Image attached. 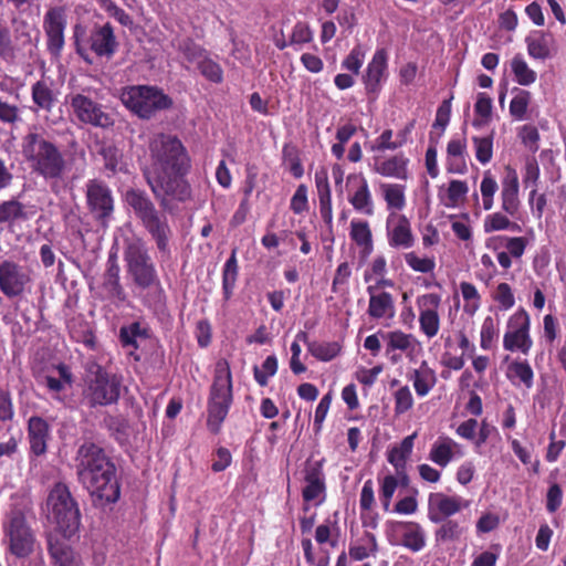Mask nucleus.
<instances>
[{"mask_svg": "<svg viewBox=\"0 0 566 566\" xmlns=\"http://www.w3.org/2000/svg\"><path fill=\"white\" fill-rule=\"evenodd\" d=\"M151 163L144 171L147 185L161 207L169 200L185 202L191 197L186 176L191 167L188 151L181 140L160 134L149 145Z\"/></svg>", "mask_w": 566, "mask_h": 566, "instance_id": "f257e3e1", "label": "nucleus"}, {"mask_svg": "<svg viewBox=\"0 0 566 566\" xmlns=\"http://www.w3.org/2000/svg\"><path fill=\"white\" fill-rule=\"evenodd\" d=\"M75 469L78 481L90 492L95 506L114 504L120 497L116 467L104 449L86 441L77 449Z\"/></svg>", "mask_w": 566, "mask_h": 566, "instance_id": "f03ea898", "label": "nucleus"}, {"mask_svg": "<svg viewBox=\"0 0 566 566\" xmlns=\"http://www.w3.org/2000/svg\"><path fill=\"white\" fill-rule=\"evenodd\" d=\"M21 153L31 172L49 182L52 191L70 170L63 150L44 132L29 130L22 137Z\"/></svg>", "mask_w": 566, "mask_h": 566, "instance_id": "7ed1b4c3", "label": "nucleus"}, {"mask_svg": "<svg viewBox=\"0 0 566 566\" xmlns=\"http://www.w3.org/2000/svg\"><path fill=\"white\" fill-rule=\"evenodd\" d=\"M125 202L133 210L144 229L155 241L158 251L170 255L169 242L172 230L165 213L160 212L146 191L130 188L125 193Z\"/></svg>", "mask_w": 566, "mask_h": 566, "instance_id": "20e7f679", "label": "nucleus"}, {"mask_svg": "<svg viewBox=\"0 0 566 566\" xmlns=\"http://www.w3.org/2000/svg\"><path fill=\"white\" fill-rule=\"evenodd\" d=\"M233 402V384L230 364L219 359L214 366L213 380L207 401V428L218 434Z\"/></svg>", "mask_w": 566, "mask_h": 566, "instance_id": "39448f33", "label": "nucleus"}, {"mask_svg": "<svg viewBox=\"0 0 566 566\" xmlns=\"http://www.w3.org/2000/svg\"><path fill=\"white\" fill-rule=\"evenodd\" d=\"M73 42L76 54L88 65L94 56L111 60L118 50V41L111 22L95 24L87 33L82 24L73 28Z\"/></svg>", "mask_w": 566, "mask_h": 566, "instance_id": "423d86ee", "label": "nucleus"}, {"mask_svg": "<svg viewBox=\"0 0 566 566\" xmlns=\"http://www.w3.org/2000/svg\"><path fill=\"white\" fill-rule=\"evenodd\" d=\"M46 502L56 531L64 538L76 535L81 527V512L69 486L61 482L56 483L50 491Z\"/></svg>", "mask_w": 566, "mask_h": 566, "instance_id": "0eeeda50", "label": "nucleus"}, {"mask_svg": "<svg viewBox=\"0 0 566 566\" xmlns=\"http://www.w3.org/2000/svg\"><path fill=\"white\" fill-rule=\"evenodd\" d=\"M123 256L127 274L136 287L148 290L161 286L156 265L142 239L127 241Z\"/></svg>", "mask_w": 566, "mask_h": 566, "instance_id": "6e6552de", "label": "nucleus"}, {"mask_svg": "<svg viewBox=\"0 0 566 566\" xmlns=\"http://www.w3.org/2000/svg\"><path fill=\"white\" fill-rule=\"evenodd\" d=\"M124 105L139 118L150 119L157 112L169 109L174 102L161 88L151 85H133L122 93Z\"/></svg>", "mask_w": 566, "mask_h": 566, "instance_id": "1a4fd4ad", "label": "nucleus"}, {"mask_svg": "<svg viewBox=\"0 0 566 566\" xmlns=\"http://www.w3.org/2000/svg\"><path fill=\"white\" fill-rule=\"evenodd\" d=\"M86 381L91 407L107 406L118 401L122 390V377L107 373L101 365L86 364Z\"/></svg>", "mask_w": 566, "mask_h": 566, "instance_id": "9d476101", "label": "nucleus"}, {"mask_svg": "<svg viewBox=\"0 0 566 566\" xmlns=\"http://www.w3.org/2000/svg\"><path fill=\"white\" fill-rule=\"evenodd\" d=\"M82 92H72L66 95L72 113L78 122L99 128H109L114 125L113 117L104 111V107L91 96Z\"/></svg>", "mask_w": 566, "mask_h": 566, "instance_id": "9b49d317", "label": "nucleus"}, {"mask_svg": "<svg viewBox=\"0 0 566 566\" xmlns=\"http://www.w3.org/2000/svg\"><path fill=\"white\" fill-rule=\"evenodd\" d=\"M530 329L531 316L524 307L520 306L507 319L503 336L504 349L527 354L533 346Z\"/></svg>", "mask_w": 566, "mask_h": 566, "instance_id": "f8f14e48", "label": "nucleus"}, {"mask_svg": "<svg viewBox=\"0 0 566 566\" xmlns=\"http://www.w3.org/2000/svg\"><path fill=\"white\" fill-rule=\"evenodd\" d=\"M66 25L67 14L64 6H52L44 13L45 45L48 52L54 57H60L64 49Z\"/></svg>", "mask_w": 566, "mask_h": 566, "instance_id": "ddd939ff", "label": "nucleus"}, {"mask_svg": "<svg viewBox=\"0 0 566 566\" xmlns=\"http://www.w3.org/2000/svg\"><path fill=\"white\" fill-rule=\"evenodd\" d=\"M86 205L94 219L102 226H107L114 212V198L111 188L101 179H90L86 182Z\"/></svg>", "mask_w": 566, "mask_h": 566, "instance_id": "4468645a", "label": "nucleus"}, {"mask_svg": "<svg viewBox=\"0 0 566 566\" xmlns=\"http://www.w3.org/2000/svg\"><path fill=\"white\" fill-rule=\"evenodd\" d=\"M6 533L9 537V549L11 554L19 558H24L32 554L35 536L22 512L12 513L9 524L6 527Z\"/></svg>", "mask_w": 566, "mask_h": 566, "instance_id": "2eb2a0df", "label": "nucleus"}, {"mask_svg": "<svg viewBox=\"0 0 566 566\" xmlns=\"http://www.w3.org/2000/svg\"><path fill=\"white\" fill-rule=\"evenodd\" d=\"M31 282L30 273L19 263L11 260L0 263V291L8 298L22 296Z\"/></svg>", "mask_w": 566, "mask_h": 566, "instance_id": "dca6fc26", "label": "nucleus"}, {"mask_svg": "<svg viewBox=\"0 0 566 566\" xmlns=\"http://www.w3.org/2000/svg\"><path fill=\"white\" fill-rule=\"evenodd\" d=\"M119 339L124 347H130L133 350H153L157 345V338L149 325L138 321L122 326Z\"/></svg>", "mask_w": 566, "mask_h": 566, "instance_id": "f3484780", "label": "nucleus"}, {"mask_svg": "<svg viewBox=\"0 0 566 566\" xmlns=\"http://www.w3.org/2000/svg\"><path fill=\"white\" fill-rule=\"evenodd\" d=\"M387 51L385 49H378L367 65L366 73L363 76V82L366 93L371 99L377 98L381 90V83L387 76Z\"/></svg>", "mask_w": 566, "mask_h": 566, "instance_id": "a211bd4d", "label": "nucleus"}, {"mask_svg": "<svg viewBox=\"0 0 566 566\" xmlns=\"http://www.w3.org/2000/svg\"><path fill=\"white\" fill-rule=\"evenodd\" d=\"M347 182L354 187L348 196V202L357 212L368 217L374 216V200L365 176L363 174H350L347 176Z\"/></svg>", "mask_w": 566, "mask_h": 566, "instance_id": "6ab92c4d", "label": "nucleus"}, {"mask_svg": "<svg viewBox=\"0 0 566 566\" xmlns=\"http://www.w3.org/2000/svg\"><path fill=\"white\" fill-rule=\"evenodd\" d=\"M441 297L436 293L424 294L417 300L420 310L419 323L420 329L428 337H433L439 332L440 319L438 315V307Z\"/></svg>", "mask_w": 566, "mask_h": 566, "instance_id": "aec40b11", "label": "nucleus"}, {"mask_svg": "<svg viewBox=\"0 0 566 566\" xmlns=\"http://www.w3.org/2000/svg\"><path fill=\"white\" fill-rule=\"evenodd\" d=\"M369 295L367 314L377 322L391 321L396 315L395 298L391 293L376 291V287L367 286Z\"/></svg>", "mask_w": 566, "mask_h": 566, "instance_id": "412c9836", "label": "nucleus"}, {"mask_svg": "<svg viewBox=\"0 0 566 566\" xmlns=\"http://www.w3.org/2000/svg\"><path fill=\"white\" fill-rule=\"evenodd\" d=\"M409 158L402 153L389 157H375L373 170L386 178H395L399 180L408 179Z\"/></svg>", "mask_w": 566, "mask_h": 566, "instance_id": "4be33fe9", "label": "nucleus"}, {"mask_svg": "<svg viewBox=\"0 0 566 566\" xmlns=\"http://www.w3.org/2000/svg\"><path fill=\"white\" fill-rule=\"evenodd\" d=\"M48 552L55 566H80L81 558L73 548L55 533L46 536Z\"/></svg>", "mask_w": 566, "mask_h": 566, "instance_id": "5701e85b", "label": "nucleus"}, {"mask_svg": "<svg viewBox=\"0 0 566 566\" xmlns=\"http://www.w3.org/2000/svg\"><path fill=\"white\" fill-rule=\"evenodd\" d=\"M520 184L515 170L510 169L507 176L502 181L501 190V208L511 217L517 214L521 206L518 198Z\"/></svg>", "mask_w": 566, "mask_h": 566, "instance_id": "b1692460", "label": "nucleus"}, {"mask_svg": "<svg viewBox=\"0 0 566 566\" xmlns=\"http://www.w3.org/2000/svg\"><path fill=\"white\" fill-rule=\"evenodd\" d=\"M387 240L394 249H410L415 244V235L408 218L403 214L397 217L392 227H387Z\"/></svg>", "mask_w": 566, "mask_h": 566, "instance_id": "393cba45", "label": "nucleus"}, {"mask_svg": "<svg viewBox=\"0 0 566 566\" xmlns=\"http://www.w3.org/2000/svg\"><path fill=\"white\" fill-rule=\"evenodd\" d=\"M315 187L318 196L321 218L331 227L333 223L332 191L326 168L322 167L315 172Z\"/></svg>", "mask_w": 566, "mask_h": 566, "instance_id": "a878e982", "label": "nucleus"}, {"mask_svg": "<svg viewBox=\"0 0 566 566\" xmlns=\"http://www.w3.org/2000/svg\"><path fill=\"white\" fill-rule=\"evenodd\" d=\"M429 518L431 522L440 524V527L434 533L437 543L457 542L465 531L463 522L453 518H444L432 510L429 512Z\"/></svg>", "mask_w": 566, "mask_h": 566, "instance_id": "bb28decb", "label": "nucleus"}, {"mask_svg": "<svg viewBox=\"0 0 566 566\" xmlns=\"http://www.w3.org/2000/svg\"><path fill=\"white\" fill-rule=\"evenodd\" d=\"M28 434L32 453L44 454L49 439V423L41 417H31L28 421Z\"/></svg>", "mask_w": 566, "mask_h": 566, "instance_id": "cd10ccee", "label": "nucleus"}, {"mask_svg": "<svg viewBox=\"0 0 566 566\" xmlns=\"http://www.w3.org/2000/svg\"><path fill=\"white\" fill-rule=\"evenodd\" d=\"M120 268L116 261V258L109 256L107 261V269L104 274L103 286L107 291L111 297H114L120 302L126 301V292L120 284Z\"/></svg>", "mask_w": 566, "mask_h": 566, "instance_id": "c85d7f7f", "label": "nucleus"}, {"mask_svg": "<svg viewBox=\"0 0 566 566\" xmlns=\"http://www.w3.org/2000/svg\"><path fill=\"white\" fill-rule=\"evenodd\" d=\"M32 102L39 109L51 112L56 103L52 85L44 80L36 81L31 87Z\"/></svg>", "mask_w": 566, "mask_h": 566, "instance_id": "c756f323", "label": "nucleus"}, {"mask_svg": "<svg viewBox=\"0 0 566 566\" xmlns=\"http://www.w3.org/2000/svg\"><path fill=\"white\" fill-rule=\"evenodd\" d=\"M239 274L237 249H233L222 269V293L223 298L229 301L233 294Z\"/></svg>", "mask_w": 566, "mask_h": 566, "instance_id": "7c9ffc66", "label": "nucleus"}, {"mask_svg": "<svg viewBox=\"0 0 566 566\" xmlns=\"http://www.w3.org/2000/svg\"><path fill=\"white\" fill-rule=\"evenodd\" d=\"M28 219L25 207L19 200L12 198L0 202V224L13 226L18 221Z\"/></svg>", "mask_w": 566, "mask_h": 566, "instance_id": "2f4dec72", "label": "nucleus"}, {"mask_svg": "<svg viewBox=\"0 0 566 566\" xmlns=\"http://www.w3.org/2000/svg\"><path fill=\"white\" fill-rule=\"evenodd\" d=\"M527 240L524 237H506V235H499L490 239L488 247H493L494 250L499 249L500 247L506 248V252L512 258H521L526 249Z\"/></svg>", "mask_w": 566, "mask_h": 566, "instance_id": "473e14b6", "label": "nucleus"}, {"mask_svg": "<svg viewBox=\"0 0 566 566\" xmlns=\"http://www.w3.org/2000/svg\"><path fill=\"white\" fill-rule=\"evenodd\" d=\"M350 239L360 248L365 254L373 251V233L367 221L352 220Z\"/></svg>", "mask_w": 566, "mask_h": 566, "instance_id": "72a5a7b5", "label": "nucleus"}, {"mask_svg": "<svg viewBox=\"0 0 566 566\" xmlns=\"http://www.w3.org/2000/svg\"><path fill=\"white\" fill-rule=\"evenodd\" d=\"M380 189L388 209L401 210L406 206L405 186L400 184H381Z\"/></svg>", "mask_w": 566, "mask_h": 566, "instance_id": "f704fd0d", "label": "nucleus"}, {"mask_svg": "<svg viewBox=\"0 0 566 566\" xmlns=\"http://www.w3.org/2000/svg\"><path fill=\"white\" fill-rule=\"evenodd\" d=\"M511 70L514 74L515 81L523 86L533 84L536 78V72L532 70L522 55L516 54L511 61Z\"/></svg>", "mask_w": 566, "mask_h": 566, "instance_id": "c9c22d12", "label": "nucleus"}, {"mask_svg": "<svg viewBox=\"0 0 566 566\" xmlns=\"http://www.w3.org/2000/svg\"><path fill=\"white\" fill-rule=\"evenodd\" d=\"M483 227L486 233L503 230L521 231V226L514 221H511L509 217L502 212L488 214L485 217Z\"/></svg>", "mask_w": 566, "mask_h": 566, "instance_id": "e433bc0d", "label": "nucleus"}, {"mask_svg": "<svg viewBox=\"0 0 566 566\" xmlns=\"http://www.w3.org/2000/svg\"><path fill=\"white\" fill-rule=\"evenodd\" d=\"M468 191L469 187L465 181L453 179L449 182L446 195L443 197L440 196L441 202L447 208H455L467 196Z\"/></svg>", "mask_w": 566, "mask_h": 566, "instance_id": "4c0bfd02", "label": "nucleus"}, {"mask_svg": "<svg viewBox=\"0 0 566 566\" xmlns=\"http://www.w3.org/2000/svg\"><path fill=\"white\" fill-rule=\"evenodd\" d=\"M430 501H434L440 516L450 518L451 515L458 513L461 510V501L458 497L448 496L441 493H437L430 496Z\"/></svg>", "mask_w": 566, "mask_h": 566, "instance_id": "58836bf2", "label": "nucleus"}, {"mask_svg": "<svg viewBox=\"0 0 566 566\" xmlns=\"http://www.w3.org/2000/svg\"><path fill=\"white\" fill-rule=\"evenodd\" d=\"M499 340V331L495 326L494 319L491 316L484 318L481 333L480 345L483 350H492L495 348Z\"/></svg>", "mask_w": 566, "mask_h": 566, "instance_id": "ea45409f", "label": "nucleus"}, {"mask_svg": "<svg viewBox=\"0 0 566 566\" xmlns=\"http://www.w3.org/2000/svg\"><path fill=\"white\" fill-rule=\"evenodd\" d=\"M403 260L413 272L418 273H432L436 268L434 258L420 256L415 251L405 253Z\"/></svg>", "mask_w": 566, "mask_h": 566, "instance_id": "a19ab883", "label": "nucleus"}, {"mask_svg": "<svg viewBox=\"0 0 566 566\" xmlns=\"http://www.w3.org/2000/svg\"><path fill=\"white\" fill-rule=\"evenodd\" d=\"M198 70L201 75L216 84L223 81V70L219 63L208 56V54L197 63Z\"/></svg>", "mask_w": 566, "mask_h": 566, "instance_id": "79ce46f5", "label": "nucleus"}, {"mask_svg": "<svg viewBox=\"0 0 566 566\" xmlns=\"http://www.w3.org/2000/svg\"><path fill=\"white\" fill-rule=\"evenodd\" d=\"M492 298L497 303L500 311H509L515 304L514 293L509 283L502 282L499 283L495 287Z\"/></svg>", "mask_w": 566, "mask_h": 566, "instance_id": "37998d69", "label": "nucleus"}, {"mask_svg": "<svg viewBox=\"0 0 566 566\" xmlns=\"http://www.w3.org/2000/svg\"><path fill=\"white\" fill-rule=\"evenodd\" d=\"M472 142L475 147V157L478 161L482 165L490 163L493 156V133L485 137L474 136Z\"/></svg>", "mask_w": 566, "mask_h": 566, "instance_id": "c03bdc74", "label": "nucleus"}, {"mask_svg": "<svg viewBox=\"0 0 566 566\" xmlns=\"http://www.w3.org/2000/svg\"><path fill=\"white\" fill-rule=\"evenodd\" d=\"M460 290L463 300L467 302L464 305V312L471 315L474 314L479 310L481 303V296L475 285L470 282H461Z\"/></svg>", "mask_w": 566, "mask_h": 566, "instance_id": "a18cd8bd", "label": "nucleus"}, {"mask_svg": "<svg viewBox=\"0 0 566 566\" xmlns=\"http://www.w3.org/2000/svg\"><path fill=\"white\" fill-rule=\"evenodd\" d=\"M497 182L490 171H485L481 181L480 190L484 210H491L493 207L494 195L497 191Z\"/></svg>", "mask_w": 566, "mask_h": 566, "instance_id": "49530a36", "label": "nucleus"}, {"mask_svg": "<svg viewBox=\"0 0 566 566\" xmlns=\"http://www.w3.org/2000/svg\"><path fill=\"white\" fill-rule=\"evenodd\" d=\"M179 51L189 63H198L208 54L205 48L190 38L179 43Z\"/></svg>", "mask_w": 566, "mask_h": 566, "instance_id": "de8ad7c7", "label": "nucleus"}, {"mask_svg": "<svg viewBox=\"0 0 566 566\" xmlns=\"http://www.w3.org/2000/svg\"><path fill=\"white\" fill-rule=\"evenodd\" d=\"M276 370L277 361L275 356H268L261 367L256 365L253 367L254 379L260 386L264 387L268 385L269 378L275 375Z\"/></svg>", "mask_w": 566, "mask_h": 566, "instance_id": "09e8293b", "label": "nucleus"}, {"mask_svg": "<svg viewBox=\"0 0 566 566\" xmlns=\"http://www.w3.org/2000/svg\"><path fill=\"white\" fill-rule=\"evenodd\" d=\"M531 101V94L525 90H517V94L510 103V114L516 119H524Z\"/></svg>", "mask_w": 566, "mask_h": 566, "instance_id": "8fccbe9b", "label": "nucleus"}, {"mask_svg": "<svg viewBox=\"0 0 566 566\" xmlns=\"http://www.w3.org/2000/svg\"><path fill=\"white\" fill-rule=\"evenodd\" d=\"M510 378H518L527 388L533 385V370L527 363L513 361L507 369Z\"/></svg>", "mask_w": 566, "mask_h": 566, "instance_id": "3c124183", "label": "nucleus"}, {"mask_svg": "<svg viewBox=\"0 0 566 566\" xmlns=\"http://www.w3.org/2000/svg\"><path fill=\"white\" fill-rule=\"evenodd\" d=\"M99 6L123 27H132V17L113 0H98Z\"/></svg>", "mask_w": 566, "mask_h": 566, "instance_id": "603ef678", "label": "nucleus"}, {"mask_svg": "<svg viewBox=\"0 0 566 566\" xmlns=\"http://www.w3.org/2000/svg\"><path fill=\"white\" fill-rule=\"evenodd\" d=\"M350 275L352 269L348 262H342L338 264L332 282V292L339 293L345 291L347 289Z\"/></svg>", "mask_w": 566, "mask_h": 566, "instance_id": "864d4df0", "label": "nucleus"}, {"mask_svg": "<svg viewBox=\"0 0 566 566\" xmlns=\"http://www.w3.org/2000/svg\"><path fill=\"white\" fill-rule=\"evenodd\" d=\"M528 54L537 60H546L551 56V50L545 36L527 40Z\"/></svg>", "mask_w": 566, "mask_h": 566, "instance_id": "5fc2aeb1", "label": "nucleus"}, {"mask_svg": "<svg viewBox=\"0 0 566 566\" xmlns=\"http://www.w3.org/2000/svg\"><path fill=\"white\" fill-rule=\"evenodd\" d=\"M365 53L360 45H356L352 49L349 54L342 62V67L350 71L354 74H358L364 62Z\"/></svg>", "mask_w": 566, "mask_h": 566, "instance_id": "6e6d98bb", "label": "nucleus"}, {"mask_svg": "<svg viewBox=\"0 0 566 566\" xmlns=\"http://www.w3.org/2000/svg\"><path fill=\"white\" fill-rule=\"evenodd\" d=\"M398 486V478L386 475L381 482L380 499L385 511L389 510L391 497Z\"/></svg>", "mask_w": 566, "mask_h": 566, "instance_id": "4d7b16f0", "label": "nucleus"}, {"mask_svg": "<svg viewBox=\"0 0 566 566\" xmlns=\"http://www.w3.org/2000/svg\"><path fill=\"white\" fill-rule=\"evenodd\" d=\"M387 352L407 350L411 344V336L402 332H391L386 337Z\"/></svg>", "mask_w": 566, "mask_h": 566, "instance_id": "13d9d810", "label": "nucleus"}, {"mask_svg": "<svg viewBox=\"0 0 566 566\" xmlns=\"http://www.w3.org/2000/svg\"><path fill=\"white\" fill-rule=\"evenodd\" d=\"M290 208L296 214H301L308 209L307 187L305 185L297 186L291 199Z\"/></svg>", "mask_w": 566, "mask_h": 566, "instance_id": "bf43d9fd", "label": "nucleus"}, {"mask_svg": "<svg viewBox=\"0 0 566 566\" xmlns=\"http://www.w3.org/2000/svg\"><path fill=\"white\" fill-rule=\"evenodd\" d=\"M20 120V109L0 97V123L14 125Z\"/></svg>", "mask_w": 566, "mask_h": 566, "instance_id": "052dcab7", "label": "nucleus"}, {"mask_svg": "<svg viewBox=\"0 0 566 566\" xmlns=\"http://www.w3.org/2000/svg\"><path fill=\"white\" fill-rule=\"evenodd\" d=\"M394 132L390 128L382 130V133L375 139V144L371 146L373 151H386L396 150L399 148L396 139H392Z\"/></svg>", "mask_w": 566, "mask_h": 566, "instance_id": "680f3d73", "label": "nucleus"}, {"mask_svg": "<svg viewBox=\"0 0 566 566\" xmlns=\"http://www.w3.org/2000/svg\"><path fill=\"white\" fill-rule=\"evenodd\" d=\"M453 453L449 443L434 444L430 452V459L440 467H446Z\"/></svg>", "mask_w": 566, "mask_h": 566, "instance_id": "e2e57ef3", "label": "nucleus"}, {"mask_svg": "<svg viewBox=\"0 0 566 566\" xmlns=\"http://www.w3.org/2000/svg\"><path fill=\"white\" fill-rule=\"evenodd\" d=\"M474 112L483 119V124L491 119L492 98L486 93H479L474 105Z\"/></svg>", "mask_w": 566, "mask_h": 566, "instance_id": "0e129e2a", "label": "nucleus"}, {"mask_svg": "<svg viewBox=\"0 0 566 566\" xmlns=\"http://www.w3.org/2000/svg\"><path fill=\"white\" fill-rule=\"evenodd\" d=\"M14 57V45L10 30L0 25V59L8 61Z\"/></svg>", "mask_w": 566, "mask_h": 566, "instance_id": "69168bd1", "label": "nucleus"}, {"mask_svg": "<svg viewBox=\"0 0 566 566\" xmlns=\"http://www.w3.org/2000/svg\"><path fill=\"white\" fill-rule=\"evenodd\" d=\"M395 412L401 415L408 411L412 407V396L410 389L405 386L398 389L395 394Z\"/></svg>", "mask_w": 566, "mask_h": 566, "instance_id": "338daca9", "label": "nucleus"}, {"mask_svg": "<svg viewBox=\"0 0 566 566\" xmlns=\"http://www.w3.org/2000/svg\"><path fill=\"white\" fill-rule=\"evenodd\" d=\"M313 40V33L310 27L304 22H297L290 38V44H306Z\"/></svg>", "mask_w": 566, "mask_h": 566, "instance_id": "774afa93", "label": "nucleus"}]
</instances>
